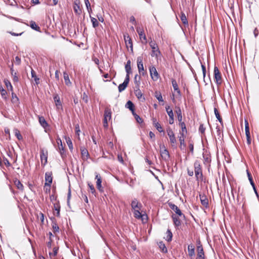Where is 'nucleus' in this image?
I'll return each mask as SVG.
<instances>
[{"instance_id": "774afa93", "label": "nucleus", "mask_w": 259, "mask_h": 259, "mask_svg": "<svg viewBox=\"0 0 259 259\" xmlns=\"http://www.w3.org/2000/svg\"><path fill=\"white\" fill-rule=\"evenodd\" d=\"M108 121L109 120H107V119H105V118H104L103 119V126L105 127V128H107L108 126Z\"/></svg>"}, {"instance_id": "cd10ccee", "label": "nucleus", "mask_w": 259, "mask_h": 259, "mask_svg": "<svg viewBox=\"0 0 259 259\" xmlns=\"http://www.w3.org/2000/svg\"><path fill=\"white\" fill-rule=\"evenodd\" d=\"M14 184L20 191L23 192L24 191V186L19 180L17 179L14 180Z\"/></svg>"}, {"instance_id": "8fccbe9b", "label": "nucleus", "mask_w": 259, "mask_h": 259, "mask_svg": "<svg viewBox=\"0 0 259 259\" xmlns=\"http://www.w3.org/2000/svg\"><path fill=\"white\" fill-rule=\"evenodd\" d=\"M52 229H53V231L54 234L58 233L59 231V227L56 222H53Z\"/></svg>"}, {"instance_id": "2f4dec72", "label": "nucleus", "mask_w": 259, "mask_h": 259, "mask_svg": "<svg viewBox=\"0 0 259 259\" xmlns=\"http://www.w3.org/2000/svg\"><path fill=\"white\" fill-rule=\"evenodd\" d=\"M60 207L59 201H57L56 202L54 203V209L57 211L55 215L58 217H60Z\"/></svg>"}, {"instance_id": "c756f323", "label": "nucleus", "mask_w": 259, "mask_h": 259, "mask_svg": "<svg viewBox=\"0 0 259 259\" xmlns=\"http://www.w3.org/2000/svg\"><path fill=\"white\" fill-rule=\"evenodd\" d=\"M111 109L109 108H106L104 111V118L109 121L111 118Z\"/></svg>"}, {"instance_id": "0eeeda50", "label": "nucleus", "mask_w": 259, "mask_h": 259, "mask_svg": "<svg viewBox=\"0 0 259 259\" xmlns=\"http://www.w3.org/2000/svg\"><path fill=\"white\" fill-rule=\"evenodd\" d=\"M48 152L47 150H45L44 149H40V161L41 165L43 166H45L48 162Z\"/></svg>"}, {"instance_id": "9b49d317", "label": "nucleus", "mask_w": 259, "mask_h": 259, "mask_svg": "<svg viewBox=\"0 0 259 259\" xmlns=\"http://www.w3.org/2000/svg\"><path fill=\"white\" fill-rule=\"evenodd\" d=\"M150 74L151 75V77L152 79L156 81L158 79V78L160 77V76L157 71V70L156 68L154 66H152L150 68Z\"/></svg>"}, {"instance_id": "c9c22d12", "label": "nucleus", "mask_w": 259, "mask_h": 259, "mask_svg": "<svg viewBox=\"0 0 259 259\" xmlns=\"http://www.w3.org/2000/svg\"><path fill=\"white\" fill-rule=\"evenodd\" d=\"M141 76L138 74H136L134 77V83L136 85V89H139L140 85Z\"/></svg>"}, {"instance_id": "e2e57ef3", "label": "nucleus", "mask_w": 259, "mask_h": 259, "mask_svg": "<svg viewBox=\"0 0 259 259\" xmlns=\"http://www.w3.org/2000/svg\"><path fill=\"white\" fill-rule=\"evenodd\" d=\"M13 78V81L14 82H18L19 81V77L17 75V73L16 72L13 74V75H11Z\"/></svg>"}, {"instance_id": "864d4df0", "label": "nucleus", "mask_w": 259, "mask_h": 259, "mask_svg": "<svg viewBox=\"0 0 259 259\" xmlns=\"http://www.w3.org/2000/svg\"><path fill=\"white\" fill-rule=\"evenodd\" d=\"M165 109H166V112L169 117H171V116H174L172 110L170 107L169 106H168V105L166 106Z\"/></svg>"}, {"instance_id": "603ef678", "label": "nucleus", "mask_w": 259, "mask_h": 259, "mask_svg": "<svg viewBox=\"0 0 259 259\" xmlns=\"http://www.w3.org/2000/svg\"><path fill=\"white\" fill-rule=\"evenodd\" d=\"M64 79L65 80V84L66 85H69L71 84V82L70 81L69 75L66 72H64Z\"/></svg>"}, {"instance_id": "5701e85b", "label": "nucleus", "mask_w": 259, "mask_h": 259, "mask_svg": "<svg viewBox=\"0 0 259 259\" xmlns=\"http://www.w3.org/2000/svg\"><path fill=\"white\" fill-rule=\"evenodd\" d=\"M246 172H247V177H248V180L250 182V183L251 185L252 186L255 193L256 194V195L257 196H258L257 192L254 183L253 182L252 175H251V173L248 171V170H247Z\"/></svg>"}, {"instance_id": "052dcab7", "label": "nucleus", "mask_w": 259, "mask_h": 259, "mask_svg": "<svg viewBox=\"0 0 259 259\" xmlns=\"http://www.w3.org/2000/svg\"><path fill=\"white\" fill-rule=\"evenodd\" d=\"M155 97L159 102H163V100L160 93L156 92Z\"/></svg>"}, {"instance_id": "09e8293b", "label": "nucleus", "mask_w": 259, "mask_h": 259, "mask_svg": "<svg viewBox=\"0 0 259 259\" xmlns=\"http://www.w3.org/2000/svg\"><path fill=\"white\" fill-rule=\"evenodd\" d=\"M214 114H215V115L217 118L218 119V120L219 121V122L221 123H223V119L221 117V116L220 114V113H219L218 110L217 109V108H214Z\"/></svg>"}, {"instance_id": "4c0bfd02", "label": "nucleus", "mask_w": 259, "mask_h": 259, "mask_svg": "<svg viewBox=\"0 0 259 259\" xmlns=\"http://www.w3.org/2000/svg\"><path fill=\"white\" fill-rule=\"evenodd\" d=\"M188 253L190 256H192L195 254V246L193 244H191L188 246Z\"/></svg>"}, {"instance_id": "20e7f679", "label": "nucleus", "mask_w": 259, "mask_h": 259, "mask_svg": "<svg viewBox=\"0 0 259 259\" xmlns=\"http://www.w3.org/2000/svg\"><path fill=\"white\" fill-rule=\"evenodd\" d=\"M214 80L218 86H220L223 82V78L221 73L218 67L215 65L213 69Z\"/></svg>"}, {"instance_id": "c85d7f7f", "label": "nucleus", "mask_w": 259, "mask_h": 259, "mask_svg": "<svg viewBox=\"0 0 259 259\" xmlns=\"http://www.w3.org/2000/svg\"><path fill=\"white\" fill-rule=\"evenodd\" d=\"M0 93L2 96V98L5 100L7 101L8 99V93L7 91L4 89L3 86L0 84Z\"/></svg>"}, {"instance_id": "e433bc0d", "label": "nucleus", "mask_w": 259, "mask_h": 259, "mask_svg": "<svg viewBox=\"0 0 259 259\" xmlns=\"http://www.w3.org/2000/svg\"><path fill=\"white\" fill-rule=\"evenodd\" d=\"M37 219H39L41 222V225H43L45 224V215L44 213L40 211L35 213Z\"/></svg>"}, {"instance_id": "423d86ee", "label": "nucleus", "mask_w": 259, "mask_h": 259, "mask_svg": "<svg viewBox=\"0 0 259 259\" xmlns=\"http://www.w3.org/2000/svg\"><path fill=\"white\" fill-rule=\"evenodd\" d=\"M73 9L76 15L80 16L82 13V5L79 0H74Z\"/></svg>"}, {"instance_id": "680f3d73", "label": "nucleus", "mask_w": 259, "mask_h": 259, "mask_svg": "<svg viewBox=\"0 0 259 259\" xmlns=\"http://www.w3.org/2000/svg\"><path fill=\"white\" fill-rule=\"evenodd\" d=\"M199 131L201 134L204 135L205 134V127L204 126L203 124H201L199 126Z\"/></svg>"}, {"instance_id": "412c9836", "label": "nucleus", "mask_w": 259, "mask_h": 259, "mask_svg": "<svg viewBox=\"0 0 259 259\" xmlns=\"http://www.w3.org/2000/svg\"><path fill=\"white\" fill-rule=\"evenodd\" d=\"M185 135H181L179 137V141L180 143L179 148L181 150H184L186 146L185 143Z\"/></svg>"}, {"instance_id": "69168bd1", "label": "nucleus", "mask_w": 259, "mask_h": 259, "mask_svg": "<svg viewBox=\"0 0 259 259\" xmlns=\"http://www.w3.org/2000/svg\"><path fill=\"white\" fill-rule=\"evenodd\" d=\"M21 59L19 57L16 56L15 57V63L16 65H19L21 64Z\"/></svg>"}, {"instance_id": "f03ea898", "label": "nucleus", "mask_w": 259, "mask_h": 259, "mask_svg": "<svg viewBox=\"0 0 259 259\" xmlns=\"http://www.w3.org/2000/svg\"><path fill=\"white\" fill-rule=\"evenodd\" d=\"M149 45L152 49L151 56L155 57L157 59L161 55V53L159 49L157 44L154 41H150Z\"/></svg>"}, {"instance_id": "de8ad7c7", "label": "nucleus", "mask_w": 259, "mask_h": 259, "mask_svg": "<svg viewBox=\"0 0 259 259\" xmlns=\"http://www.w3.org/2000/svg\"><path fill=\"white\" fill-rule=\"evenodd\" d=\"M88 12L90 15L92 13V9L89 0H84Z\"/></svg>"}, {"instance_id": "a19ab883", "label": "nucleus", "mask_w": 259, "mask_h": 259, "mask_svg": "<svg viewBox=\"0 0 259 259\" xmlns=\"http://www.w3.org/2000/svg\"><path fill=\"white\" fill-rule=\"evenodd\" d=\"M131 61L128 60L125 66V69L126 72V75L130 77V74L131 73Z\"/></svg>"}, {"instance_id": "dca6fc26", "label": "nucleus", "mask_w": 259, "mask_h": 259, "mask_svg": "<svg viewBox=\"0 0 259 259\" xmlns=\"http://www.w3.org/2000/svg\"><path fill=\"white\" fill-rule=\"evenodd\" d=\"M171 83H172V85L174 88V91L177 93V95H176L177 97L178 98H181V96H182L181 93L179 88L178 84L176 80V79L172 78L171 79Z\"/></svg>"}, {"instance_id": "bf43d9fd", "label": "nucleus", "mask_w": 259, "mask_h": 259, "mask_svg": "<svg viewBox=\"0 0 259 259\" xmlns=\"http://www.w3.org/2000/svg\"><path fill=\"white\" fill-rule=\"evenodd\" d=\"M203 157L204 159V163H209L211 161L210 156L208 155L203 154Z\"/></svg>"}, {"instance_id": "a18cd8bd", "label": "nucleus", "mask_w": 259, "mask_h": 259, "mask_svg": "<svg viewBox=\"0 0 259 259\" xmlns=\"http://www.w3.org/2000/svg\"><path fill=\"white\" fill-rule=\"evenodd\" d=\"M90 17L91 18V22L92 23L93 27L94 28H96L99 26V22L97 20V19L95 18H94L91 16V14L90 15Z\"/></svg>"}, {"instance_id": "72a5a7b5", "label": "nucleus", "mask_w": 259, "mask_h": 259, "mask_svg": "<svg viewBox=\"0 0 259 259\" xmlns=\"http://www.w3.org/2000/svg\"><path fill=\"white\" fill-rule=\"evenodd\" d=\"M135 94L136 96L139 100L145 101V99L139 88L138 89H137V90L135 91Z\"/></svg>"}, {"instance_id": "4be33fe9", "label": "nucleus", "mask_w": 259, "mask_h": 259, "mask_svg": "<svg viewBox=\"0 0 259 259\" xmlns=\"http://www.w3.org/2000/svg\"><path fill=\"white\" fill-rule=\"evenodd\" d=\"M56 142L58 146V149L62 156L65 154V150L63 146L62 142L60 138H58L56 139Z\"/></svg>"}, {"instance_id": "aec40b11", "label": "nucleus", "mask_w": 259, "mask_h": 259, "mask_svg": "<svg viewBox=\"0 0 259 259\" xmlns=\"http://www.w3.org/2000/svg\"><path fill=\"white\" fill-rule=\"evenodd\" d=\"M53 99L56 106V107L58 109L60 108H62V102L60 101V97L58 94H54L53 95Z\"/></svg>"}, {"instance_id": "3c124183", "label": "nucleus", "mask_w": 259, "mask_h": 259, "mask_svg": "<svg viewBox=\"0 0 259 259\" xmlns=\"http://www.w3.org/2000/svg\"><path fill=\"white\" fill-rule=\"evenodd\" d=\"M14 132L15 135L16 136V137H17V138L19 140H22V139H23V137H22V136L21 135V134H20V131H19V130H18V129H17V128H15V129H14Z\"/></svg>"}, {"instance_id": "7ed1b4c3", "label": "nucleus", "mask_w": 259, "mask_h": 259, "mask_svg": "<svg viewBox=\"0 0 259 259\" xmlns=\"http://www.w3.org/2000/svg\"><path fill=\"white\" fill-rule=\"evenodd\" d=\"M131 206L132 209L133 210L134 217H136L138 214H140V213L141 212L142 205L136 199H135L132 201Z\"/></svg>"}, {"instance_id": "ea45409f", "label": "nucleus", "mask_w": 259, "mask_h": 259, "mask_svg": "<svg viewBox=\"0 0 259 259\" xmlns=\"http://www.w3.org/2000/svg\"><path fill=\"white\" fill-rule=\"evenodd\" d=\"M38 118L39 122L43 127L46 128L49 126L48 123L43 116H39Z\"/></svg>"}, {"instance_id": "0e129e2a", "label": "nucleus", "mask_w": 259, "mask_h": 259, "mask_svg": "<svg viewBox=\"0 0 259 259\" xmlns=\"http://www.w3.org/2000/svg\"><path fill=\"white\" fill-rule=\"evenodd\" d=\"M88 186L91 190V191L92 194H95L96 193V190L94 187V186L92 184H91L90 183L88 184Z\"/></svg>"}, {"instance_id": "6ab92c4d", "label": "nucleus", "mask_w": 259, "mask_h": 259, "mask_svg": "<svg viewBox=\"0 0 259 259\" xmlns=\"http://www.w3.org/2000/svg\"><path fill=\"white\" fill-rule=\"evenodd\" d=\"M11 102L16 106H18L20 104L19 99L17 95L14 92V91L11 92Z\"/></svg>"}, {"instance_id": "6e6552de", "label": "nucleus", "mask_w": 259, "mask_h": 259, "mask_svg": "<svg viewBox=\"0 0 259 259\" xmlns=\"http://www.w3.org/2000/svg\"><path fill=\"white\" fill-rule=\"evenodd\" d=\"M160 153L161 158L165 161H168L169 159V154L164 146L160 147Z\"/></svg>"}, {"instance_id": "4d7b16f0", "label": "nucleus", "mask_w": 259, "mask_h": 259, "mask_svg": "<svg viewBox=\"0 0 259 259\" xmlns=\"http://www.w3.org/2000/svg\"><path fill=\"white\" fill-rule=\"evenodd\" d=\"M134 115L135 119L137 121V122L139 123H141L143 122V120L142 118H141L138 114H137L135 112L134 113H132Z\"/></svg>"}, {"instance_id": "f257e3e1", "label": "nucleus", "mask_w": 259, "mask_h": 259, "mask_svg": "<svg viewBox=\"0 0 259 259\" xmlns=\"http://www.w3.org/2000/svg\"><path fill=\"white\" fill-rule=\"evenodd\" d=\"M194 173L196 181L199 183L204 181L202 167L200 162L196 160L194 163Z\"/></svg>"}, {"instance_id": "13d9d810", "label": "nucleus", "mask_w": 259, "mask_h": 259, "mask_svg": "<svg viewBox=\"0 0 259 259\" xmlns=\"http://www.w3.org/2000/svg\"><path fill=\"white\" fill-rule=\"evenodd\" d=\"M155 127L158 130V131L160 133L164 132V131L161 126L160 124L158 122L155 123Z\"/></svg>"}, {"instance_id": "9d476101", "label": "nucleus", "mask_w": 259, "mask_h": 259, "mask_svg": "<svg viewBox=\"0 0 259 259\" xmlns=\"http://www.w3.org/2000/svg\"><path fill=\"white\" fill-rule=\"evenodd\" d=\"M245 131L247 140V143L248 145H250L251 144V139L249 132V123L247 120H245Z\"/></svg>"}, {"instance_id": "ddd939ff", "label": "nucleus", "mask_w": 259, "mask_h": 259, "mask_svg": "<svg viewBox=\"0 0 259 259\" xmlns=\"http://www.w3.org/2000/svg\"><path fill=\"white\" fill-rule=\"evenodd\" d=\"M137 66L139 73L144 75L145 72L143 66V59L141 57H138L137 58Z\"/></svg>"}, {"instance_id": "473e14b6", "label": "nucleus", "mask_w": 259, "mask_h": 259, "mask_svg": "<svg viewBox=\"0 0 259 259\" xmlns=\"http://www.w3.org/2000/svg\"><path fill=\"white\" fill-rule=\"evenodd\" d=\"M4 82L5 84L6 87L7 88L8 91H10L11 92L13 91V87L10 81V80L7 78H5L4 80Z\"/></svg>"}, {"instance_id": "a878e982", "label": "nucleus", "mask_w": 259, "mask_h": 259, "mask_svg": "<svg viewBox=\"0 0 259 259\" xmlns=\"http://www.w3.org/2000/svg\"><path fill=\"white\" fill-rule=\"evenodd\" d=\"M135 218L137 219H141L143 224L147 223L148 220L147 215L146 213L142 214L141 212L140 213V214H138L136 217H135Z\"/></svg>"}, {"instance_id": "a211bd4d", "label": "nucleus", "mask_w": 259, "mask_h": 259, "mask_svg": "<svg viewBox=\"0 0 259 259\" xmlns=\"http://www.w3.org/2000/svg\"><path fill=\"white\" fill-rule=\"evenodd\" d=\"M197 255L196 259H204V252L202 245L197 247Z\"/></svg>"}, {"instance_id": "f8f14e48", "label": "nucleus", "mask_w": 259, "mask_h": 259, "mask_svg": "<svg viewBox=\"0 0 259 259\" xmlns=\"http://www.w3.org/2000/svg\"><path fill=\"white\" fill-rule=\"evenodd\" d=\"M123 37L126 47L127 48H130L131 50L133 51V46L131 38L127 33L124 34L123 35Z\"/></svg>"}, {"instance_id": "4468645a", "label": "nucleus", "mask_w": 259, "mask_h": 259, "mask_svg": "<svg viewBox=\"0 0 259 259\" xmlns=\"http://www.w3.org/2000/svg\"><path fill=\"white\" fill-rule=\"evenodd\" d=\"M168 205L169 207L173 210L176 214H177L179 216L185 217V215L183 214L181 210L178 208V207L175 204L172 203L171 202H168Z\"/></svg>"}, {"instance_id": "1a4fd4ad", "label": "nucleus", "mask_w": 259, "mask_h": 259, "mask_svg": "<svg viewBox=\"0 0 259 259\" xmlns=\"http://www.w3.org/2000/svg\"><path fill=\"white\" fill-rule=\"evenodd\" d=\"M137 31L139 35L141 42L144 44H146L147 43V40L143 29L141 28L140 27H137Z\"/></svg>"}, {"instance_id": "f3484780", "label": "nucleus", "mask_w": 259, "mask_h": 259, "mask_svg": "<svg viewBox=\"0 0 259 259\" xmlns=\"http://www.w3.org/2000/svg\"><path fill=\"white\" fill-rule=\"evenodd\" d=\"M130 81V77L128 75H126L125 78L123 82L120 84L118 86V91L119 92H121L124 91L127 87Z\"/></svg>"}, {"instance_id": "58836bf2", "label": "nucleus", "mask_w": 259, "mask_h": 259, "mask_svg": "<svg viewBox=\"0 0 259 259\" xmlns=\"http://www.w3.org/2000/svg\"><path fill=\"white\" fill-rule=\"evenodd\" d=\"M179 125L181 128V131H180V135H185L187 133V130L186 128V126L184 122L179 123Z\"/></svg>"}, {"instance_id": "37998d69", "label": "nucleus", "mask_w": 259, "mask_h": 259, "mask_svg": "<svg viewBox=\"0 0 259 259\" xmlns=\"http://www.w3.org/2000/svg\"><path fill=\"white\" fill-rule=\"evenodd\" d=\"M180 18L183 24L185 25H188V22L187 17L184 12H182L181 13Z\"/></svg>"}, {"instance_id": "5fc2aeb1", "label": "nucleus", "mask_w": 259, "mask_h": 259, "mask_svg": "<svg viewBox=\"0 0 259 259\" xmlns=\"http://www.w3.org/2000/svg\"><path fill=\"white\" fill-rule=\"evenodd\" d=\"M65 139H66V141L68 146L70 150H72L73 148V144H72L71 139L69 137H66Z\"/></svg>"}, {"instance_id": "f704fd0d", "label": "nucleus", "mask_w": 259, "mask_h": 259, "mask_svg": "<svg viewBox=\"0 0 259 259\" xmlns=\"http://www.w3.org/2000/svg\"><path fill=\"white\" fill-rule=\"evenodd\" d=\"M125 107L129 109L134 113L135 112V105L131 101H128L125 104Z\"/></svg>"}, {"instance_id": "49530a36", "label": "nucleus", "mask_w": 259, "mask_h": 259, "mask_svg": "<svg viewBox=\"0 0 259 259\" xmlns=\"http://www.w3.org/2000/svg\"><path fill=\"white\" fill-rule=\"evenodd\" d=\"M166 236L165 237V239L168 241L170 242L172 240V234L171 231L169 229H168L166 233Z\"/></svg>"}, {"instance_id": "39448f33", "label": "nucleus", "mask_w": 259, "mask_h": 259, "mask_svg": "<svg viewBox=\"0 0 259 259\" xmlns=\"http://www.w3.org/2000/svg\"><path fill=\"white\" fill-rule=\"evenodd\" d=\"M166 132H167V135L169 137V142H170L171 146L173 147H176V145H177L176 138L174 132L172 131V129L170 127H168L166 129Z\"/></svg>"}, {"instance_id": "b1692460", "label": "nucleus", "mask_w": 259, "mask_h": 259, "mask_svg": "<svg viewBox=\"0 0 259 259\" xmlns=\"http://www.w3.org/2000/svg\"><path fill=\"white\" fill-rule=\"evenodd\" d=\"M199 197L201 204L205 207H208V200L206 196L204 194H199Z\"/></svg>"}, {"instance_id": "79ce46f5", "label": "nucleus", "mask_w": 259, "mask_h": 259, "mask_svg": "<svg viewBox=\"0 0 259 259\" xmlns=\"http://www.w3.org/2000/svg\"><path fill=\"white\" fill-rule=\"evenodd\" d=\"M81 154L83 159H88L89 156V154L87 149H86L85 148L81 149Z\"/></svg>"}, {"instance_id": "393cba45", "label": "nucleus", "mask_w": 259, "mask_h": 259, "mask_svg": "<svg viewBox=\"0 0 259 259\" xmlns=\"http://www.w3.org/2000/svg\"><path fill=\"white\" fill-rule=\"evenodd\" d=\"M95 179L97 180V188L101 192L103 191V189L101 185L102 183V178L99 174L96 175Z\"/></svg>"}, {"instance_id": "7c9ffc66", "label": "nucleus", "mask_w": 259, "mask_h": 259, "mask_svg": "<svg viewBox=\"0 0 259 259\" xmlns=\"http://www.w3.org/2000/svg\"><path fill=\"white\" fill-rule=\"evenodd\" d=\"M31 77L33 79L32 81H34L35 83L37 85L39 84L40 79L36 76L35 72L33 69L31 70Z\"/></svg>"}, {"instance_id": "6e6d98bb", "label": "nucleus", "mask_w": 259, "mask_h": 259, "mask_svg": "<svg viewBox=\"0 0 259 259\" xmlns=\"http://www.w3.org/2000/svg\"><path fill=\"white\" fill-rule=\"evenodd\" d=\"M158 245L160 249L163 252L165 253L167 252V248L165 247V244L162 242H160Z\"/></svg>"}, {"instance_id": "bb28decb", "label": "nucleus", "mask_w": 259, "mask_h": 259, "mask_svg": "<svg viewBox=\"0 0 259 259\" xmlns=\"http://www.w3.org/2000/svg\"><path fill=\"white\" fill-rule=\"evenodd\" d=\"M171 217L175 228L176 229H179V227L181 225V221L180 219L178 218V217H177L174 214L172 215Z\"/></svg>"}, {"instance_id": "c03bdc74", "label": "nucleus", "mask_w": 259, "mask_h": 259, "mask_svg": "<svg viewBox=\"0 0 259 259\" xmlns=\"http://www.w3.org/2000/svg\"><path fill=\"white\" fill-rule=\"evenodd\" d=\"M29 26L32 29H33L35 30H36L37 31H40V27L38 25H37L36 23L33 21H31L30 22Z\"/></svg>"}, {"instance_id": "338daca9", "label": "nucleus", "mask_w": 259, "mask_h": 259, "mask_svg": "<svg viewBox=\"0 0 259 259\" xmlns=\"http://www.w3.org/2000/svg\"><path fill=\"white\" fill-rule=\"evenodd\" d=\"M4 163L7 167H9L11 166V163L9 161L7 158H4Z\"/></svg>"}, {"instance_id": "2eb2a0df", "label": "nucleus", "mask_w": 259, "mask_h": 259, "mask_svg": "<svg viewBox=\"0 0 259 259\" xmlns=\"http://www.w3.org/2000/svg\"><path fill=\"white\" fill-rule=\"evenodd\" d=\"M53 181V173L48 171L45 174V185H51Z\"/></svg>"}]
</instances>
